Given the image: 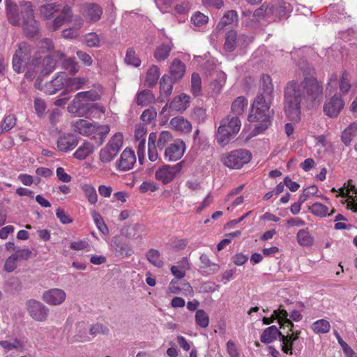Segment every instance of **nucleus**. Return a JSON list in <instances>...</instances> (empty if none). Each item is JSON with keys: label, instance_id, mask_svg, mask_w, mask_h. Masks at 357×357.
Returning a JSON list of instances; mask_svg holds the SVG:
<instances>
[{"label": "nucleus", "instance_id": "2eb2a0df", "mask_svg": "<svg viewBox=\"0 0 357 357\" xmlns=\"http://www.w3.org/2000/svg\"><path fill=\"white\" fill-rule=\"evenodd\" d=\"M31 63V65L35 67L41 66V73L45 75H48L53 72L56 64V60L52 56L50 55L44 56H38V54H35Z\"/></svg>", "mask_w": 357, "mask_h": 357}, {"label": "nucleus", "instance_id": "f3484780", "mask_svg": "<svg viewBox=\"0 0 357 357\" xmlns=\"http://www.w3.org/2000/svg\"><path fill=\"white\" fill-rule=\"evenodd\" d=\"M66 298V292L59 288H53L45 291L42 296L43 301L50 305H61L64 302Z\"/></svg>", "mask_w": 357, "mask_h": 357}, {"label": "nucleus", "instance_id": "e2e57ef3", "mask_svg": "<svg viewBox=\"0 0 357 357\" xmlns=\"http://www.w3.org/2000/svg\"><path fill=\"white\" fill-rule=\"evenodd\" d=\"M39 50L36 53L38 56H41L40 54H45L50 52L53 48V43L51 39L44 38L39 42Z\"/></svg>", "mask_w": 357, "mask_h": 357}, {"label": "nucleus", "instance_id": "4c0bfd02", "mask_svg": "<svg viewBox=\"0 0 357 357\" xmlns=\"http://www.w3.org/2000/svg\"><path fill=\"white\" fill-rule=\"evenodd\" d=\"M155 100V97L150 90H143L137 93L136 103L138 105L146 106Z\"/></svg>", "mask_w": 357, "mask_h": 357}, {"label": "nucleus", "instance_id": "49530a36", "mask_svg": "<svg viewBox=\"0 0 357 357\" xmlns=\"http://www.w3.org/2000/svg\"><path fill=\"white\" fill-rule=\"evenodd\" d=\"M238 21L237 12L231 10L225 13L223 17L221 18L218 27L220 29H224L225 26L233 24Z\"/></svg>", "mask_w": 357, "mask_h": 357}, {"label": "nucleus", "instance_id": "4468645a", "mask_svg": "<svg viewBox=\"0 0 357 357\" xmlns=\"http://www.w3.org/2000/svg\"><path fill=\"white\" fill-rule=\"evenodd\" d=\"M63 88L67 89V75L64 72H59L45 84V93L53 95Z\"/></svg>", "mask_w": 357, "mask_h": 357}, {"label": "nucleus", "instance_id": "72a5a7b5", "mask_svg": "<svg viewBox=\"0 0 357 357\" xmlns=\"http://www.w3.org/2000/svg\"><path fill=\"white\" fill-rule=\"evenodd\" d=\"M157 133L156 132H151L149 136L148 140V156L149 159L151 162H155L158 158V153L157 151Z\"/></svg>", "mask_w": 357, "mask_h": 357}, {"label": "nucleus", "instance_id": "603ef678", "mask_svg": "<svg viewBox=\"0 0 357 357\" xmlns=\"http://www.w3.org/2000/svg\"><path fill=\"white\" fill-rule=\"evenodd\" d=\"M280 340L282 342V351L286 354L292 355L293 345L295 341L288 335H284L282 333L280 337Z\"/></svg>", "mask_w": 357, "mask_h": 357}, {"label": "nucleus", "instance_id": "79ce46f5", "mask_svg": "<svg viewBox=\"0 0 357 357\" xmlns=\"http://www.w3.org/2000/svg\"><path fill=\"white\" fill-rule=\"evenodd\" d=\"M146 259L152 265L161 268L164 265L163 260L161 258L160 253L158 250L151 248L148 250L146 255Z\"/></svg>", "mask_w": 357, "mask_h": 357}, {"label": "nucleus", "instance_id": "aec40b11", "mask_svg": "<svg viewBox=\"0 0 357 357\" xmlns=\"http://www.w3.org/2000/svg\"><path fill=\"white\" fill-rule=\"evenodd\" d=\"M83 15L90 22L94 23L100 20L102 9L96 3H87L84 7Z\"/></svg>", "mask_w": 357, "mask_h": 357}, {"label": "nucleus", "instance_id": "4d7b16f0", "mask_svg": "<svg viewBox=\"0 0 357 357\" xmlns=\"http://www.w3.org/2000/svg\"><path fill=\"white\" fill-rule=\"evenodd\" d=\"M196 324L201 328H206L209 324V317L204 310H197L195 313Z\"/></svg>", "mask_w": 357, "mask_h": 357}, {"label": "nucleus", "instance_id": "052dcab7", "mask_svg": "<svg viewBox=\"0 0 357 357\" xmlns=\"http://www.w3.org/2000/svg\"><path fill=\"white\" fill-rule=\"evenodd\" d=\"M77 97H80L84 101H97L101 98L100 94L95 90H89L77 93Z\"/></svg>", "mask_w": 357, "mask_h": 357}, {"label": "nucleus", "instance_id": "dca6fc26", "mask_svg": "<svg viewBox=\"0 0 357 357\" xmlns=\"http://www.w3.org/2000/svg\"><path fill=\"white\" fill-rule=\"evenodd\" d=\"M73 12L69 6H62L59 13L56 14L55 18L49 24L50 29L55 31L59 29L66 22L71 21Z\"/></svg>", "mask_w": 357, "mask_h": 357}, {"label": "nucleus", "instance_id": "ddd939ff", "mask_svg": "<svg viewBox=\"0 0 357 357\" xmlns=\"http://www.w3.org/2000/svg\"><path fill=\"white\" fill-rule=\"evenodd\" d=\"M136 160L135 151L130 148H126L116 162V169L121 172L129 171L133 168Z\"/></svg>", "mask_w": 357, "mask_h": 357}, {"label": "nucleus", "instance_id": "58836bf2", "mask_svg": "<svg viewBox=\"0 0 357 357\" xmlns=\"http://www.w3.org/2000/svg\"><path fill=\"white\" fill-rule=\"evenodd\" d=\"M84 20L81 17H77L75 20V24L77 28L73 27L66 29L62 31L61 35L63 38L66 39H75L79 36L78 29L83 25Z\"/></svg>", "mask_w": 357, "mask_h": 357}, {"label": "nucleus", "instance_id": "ea45409f", "mask_svg": "<svg viewBox=\"0 0 357 357\" xmlns=\"http://www.w3.org/2000/svg\"><path fill=\"white\" fill-rule=\"evenodd\" d=\"M83 100L80 97H77V93L75 96L73 100L68 105V111L70 114L79 116L83 111V107L86 103L83 102Z\"/></svg>", "mask_w": 357, "mask_h": 357}, {"label": "nucleus", "instance_id": "5fc2aeb1", "mask_svg": "<svg viewBox=\"0 0 357 357\" xmlns=\"http://www.w3.org/2000/svg\"><path fill=\"white\" fill-rule=\"evenodd\" d=\"M144 230V227L142 225L136 224L128 226L126 229V234L128 238H139L142 237L141 233Z\"/></svg>", "mask_w": 357, "mask_h": 357}, {"label": "nucleus", "instance_id": "bf43d9fd", "mask_svg": "<svg viewBox=\"0 0 357 357\" xmlns=\"http://www.w3.org/2000/svg\"><path fill=\"white\" fill-rule=\"evenodd\" d=\"M125 62L135 67H138L141 65L140 59L137 56L135 51L132 47L128 48L126 51Z\"/></svg>", "mask_w": 357, "mask_h": 357}, {"label": "nucleus", "instance_id": "0e129e2a", "mask_svg": "<svg viewBox=\"0 0 357 357\" xmlns=\"http://www.w3.org/2000/svg\"><path fill=\"white\" fill-rule=\"evenodd\" d=\"M208 21V17L204 14L197 12L191 17L192 23L196 26H202L206 24Z\"/></svg>", "mask_w": 357, "mask_h": 357}, {"label": "nucleus", "instance_id": "f03ea898", "mask_svg": "<svg viewBox=\"0 0 357 357\" xmlns=\"http://www.w3.org/2000/svg\"><path fill=\"white\" fill-rule=\"evenodd\" d=\"M263 93L255 99L248 119L250 122H259L254 129L255 134L263 132L271 124L269 109L273 96V85L271 77L263 75L261 78Z\"/></svg>", "mask_w": 357, "mask_h": 357}, {"label": "nucleus", "instance_id": "9d476101", "mask_svg": "<svg viewBox=\"0 0 357 357\" xmlns=\"http://www.w3.org/2000/svg\"><path fill=\"white\" fill-rule=\"evenodd\" d=\"M31 54L29 45L26 43L19 45L18 50L15 52L13 58V68L17 73L24 71Z\"/></svg>", "mask_w": 357, "mask_h": 357}, {"label": "nucleus", "instance_id": "cd10ccee", "mask_svg": "<svg viewBox=\"0 0 357 357\" xmlns=\"http://www.w3.org/2000/svg\"><path fill=\"white\" fill-rule=\"evenodd\" d=\"M93 151V145L89 142H84L73 153V157L79 160H83L91 155Z\"/></svg>", "mask_w": 357, "mask_h": 357}, {"label": "nucleus", "instance_id": "9b49d317", "mask_svg": "<svg viewBox=\"0 0 357 357\" xmlns=\"http://www.w3.org/2000/svg\"><path fill=\"white\" fill-rule=\"evenodd\" d=\"M186 146L183 141L175 139L164 151V159L167 162H176L184 155Z\"/></svg>", "mask_w": 357, "mask_h": 357}, {"label": "nucleus", "instance_id": "423d86ee", "mask_svg": "<svg viewBox=\"0 0 357 357\" xmlns=\"http://www.w3.org/2000/svg\"><path fill=\"white\" fill-rule=\"evenodd\" d=\"M252 158L251 153L246 149H236L221 155V161L230 169H238L248 163Z\"/></svg>", "mask_w": 357, "mask_h": 357}, {"label": "nucleus", "instance_id": "39448f33", "mask_svg": "<svg viewBox=\"0 0 357 357\" xmlns=\"http://www.w3.org/2000/svg\"><path fill=\"white\" fill-rule=\"evenodd\" d=\"M20 12L23 17L22 28L24 33L33 37L38 33V23L34 19V10L31 1H24L20 3Z\"/></svg>", "mask_w": 357, "mask_h": 357}, {"label": "nucleus", "instance_id": "f8f14e48", "mask_svg": "<svg viewBox=\"0 0 357 357\" xmlns=\"http://www.w3.org/2000/svg\"><path fill=\"white\" fill-rule=\"evenodd\" d=\"M26 306L30 316L36 321H45L47 319L49 310L42 303L31 299L27 301Z\"/></svg>", "mask_w": 357, "mask_h": 357}, {"label": "nucleus", "instance_id": "37998d69", "mask_svg": "<svg viewBox=\"0 0 357 357\" xmlns=\"http://www.w3.org/2000/svg\"><path fill=\"white\" fill-rule=\"evenodd\" d=\"M199 259L202 263L201 268L205 269L208 274H213L220 269L219 265L211 262L206 254H202Z\"/></svg>", "mask_w": 357, "mask_h": 357}, {"label": "nucleus", "instance_id": "3c124183", "mask_svg": "<svg viewBox=\"0 0 357 357\" xmlns=\"http://www.w3.org/2000/svg\"><path fill=\"white\" fill-rule=\"evenodd\" d=\"M312 329L317 334L327 333L330 331L331 324L327 320L319 319L312 324Z\"/></svg>", "mask_w": 357, "mask_h": 357}, {"label": "nucleus", "instance_id": "b1692460", "mask_svg": "<svg viewBox=\"0 0 357 357\" xmlns=\"http://www.w3.org/2000/svg\"><path fill=\"white\" fill-rule=\"evenodd\" d=\"M357 135V123H350L342 132L341 140L342 143L349 146Z\"/></svg>", "mask_w": 357, "mask_h": 357}, {"label": "nucleus", "instance_id": "13d9d810", "mask_svg": "<svg viewBox=\"0 0 357 357\" xmlns=\"http://www.w3.org/2000/svg\"><path fill=\"white\" fill-rule=\"evenodd\" d=\"M84 43L89 47H98L100 45V39L96 32L86 33L84 37Z\"/></svg>", "mask_w": 357, "mask_h": 357}, {"label": "nucleus", "instance_id": "338daca9", "mask_svg": "<svg viewBox=\"0 0 357 357\" xmlns=\"http://www.w3.org/2000/svg\"><path fill=\"white\" fill-rule=\"evenodd\" d=\"M158 189L157 183L153 181H144L139 185V191L142 193L155 192Z\"/></svg>", "mask_w": 357, "mask_h": 357}, {"label": "nucleus", "instance_id": "a211bd4d", "mask_svg": "<svg viewBox=\"0 0 357 357\" xmlns=\"http://www.w3.org/2000/svg\"><path fill=\"white\" fill-rule=\"evenodd\" d=\"M79 142V137L76 135L68 133L61 135L56 142L57 148L63 152H68L77 146Z\"/></svg>", "mask_w": 357, "mask_h": 357}, {"label": "nucleus", "instance_id": "bb28decb", "mask_svg": "<svg viewBox=\"0 0 357 357\" xmlns=\"http://www.w3.org/2000/svg\"><path fill=\"white\" fill-rule=\"evenodd\" d=\"M282 333L275 326H271L266 328L260 337V340L264 344H270L280 337Z\"/></svg>", "mask_w": 357, "mask_h": 357}, {"label": "nucleus", "instance_id": "c85d7f7f", "mask_svg": "<svg viewBox=\"0 0 357 357\" xmlns=\"http://www.w3.org/2000/svg\"><path fill=\"white\" fill-rule=\"evenodd\" d=\"M351 74L347 70L342 71L339 79L340 93L338 94L341 96L347 94L351 88Z\"/></svg>", "mask_w": 357, "mask_h": 357}, {"label": "nucleus", "instance_id": "393cba45", "mask_svg": "<svg viewBox=\"0 0 357 357\" xmlns=\"http://www.w3.org/2000/svg\"><path fill=\"white\" fill-rule=\"evenodd\" d=\"M61 8V5L54 3L45 4L39 8L40 15L45 20H50L59 13Z\"/></svg>", "mask_w": 357, "mask_h": 357}, {"label": "nucleus", "instance_id": "c756f323", "mask_svg": "<svg viewBox=\"0 0 357 357\" xmlns=\"http://www.w3.org/2000/svg\"><path fill=\"white\" fill-rule=\"evenodd\" d=\"M88 82L89 78L86 77H69L67 76V90L70 91L79 90Z\"/></svg>", "mask_w": 357, "mask_h": 357}, {"label": "nucleus", "instance_id": "4be33fe9", "mask_svg": "<svg viewBox=\"0 0 357 357\" xmlns=\"http://www.w3.org/2000/svg\"><path fill=\"white\" fill-rule=\"evenodd\" d=\"M110 246L116 256L128 255V252L130 250L128 244L121 236L113 237Z\"/></svg>", "mask_w": 357, "mask_h": 357}, {"label": "nucleus", "instance_id": "412c9836", "mask_svg": "<svg viewBox=\"0 0 357 357\" xmlns=\"http://www.w3.org/2000/svg\"><path fill=\"white\" fill-rule=\"evenodd\" d=\"M19 8L16 3L6 0L7 18L10 24L18 26L22 24Z\"/></svg>", "mask_w": 357, "mask_h": 357}, {"label": "nucleus", "instance_id": "680f3d73", "mask_svg": "<svg viewBox=\"0 0 357 357\" xmlns=\"http://www.w3.org/2000/svg\"><path fill=\"white\" fill-rule=\"evenodd\" d=\"M117 155L114 151H112L107 145L100 151V159L102 162H109L112 161Z\"/></svg>", "mask_w": 357, "mask_h": 357}, {"label": "nucleus", "instance_id": "1a4fd4ad", "mask_svg": "<svg viewBox=\"0 0 357 357\" xmlns=\"http://www.w3.org/2000/svg\"><path fill=\"white\" fill-rule=\"evenodd\" d=\"M344 105L345 103L342 96L338 93H335L333 96L326 98L323 106V112L328 117L336 118L341 113Z\"/></svg>", "mask_w": 357, "mask_h": 357}, {"label": "nucleus", "instance_id": "6e6d98bb", "mask_svg": "<svg viewBox=\"0 0 357 357\" xmlns=\"http://www.w3.org/2000/svg\"><path fill=\"white\" fill-rule=\"evenodd\" d=\"M63 68L70 75H75L79 70L78 63L75 58H68L63 60L62 63Z\"/></svg>", "mask_w": 357, "mask_h": 357}, {"label": "nucleus", "instance_id": "6e6552de", "mask_svg": "<svg viewBox=\"0 0 357 357\" xmlns=\"http://www.w3.org/2000/svg\"><path fill=\"white\" fill-rule=\"evenodd\" d=\"M184 162H179L174 165H164L155 171V178L163 184L172 182L181 171Z\"/></svg>", "mask_w": 357, "mask_h": 357}, {"label": "nucleus", "instance_id": "20e7f679", "mask_svg": "<svg viewBox=\"0 0 357 357\" xmlns=\"http://www.w3.org/2000/svg\"><path fill=\"white\" fill-rule=\"evenodd\" d=\"M241 121L237 116H226L220 121L216 135L217 142L221 146L227 145L239 132Z\"/></svg>", "mask_w": 357, "mask_h": 357}, {"label": "nucleus", "instance_id": "7c9ffc66", "mask_svg": "<svg viewBox=\"0 0 357 357\" xmlns=\"http://www.w3.org/2000/svg\"><path fill=\"white\" fill-rule=\"evenodd\" d=\"M172 50V45L162 43L155 49L153 56L158 62L164 61L169 57Z\"/></svg>", "mask_w": 357, "mask_h": 357}, {"label": "nucleus", "instance_id": "7ed1b4c3", "mask_svg": "<svg viewBox=\"0 0 357 357\" xmlns=\"http://www.w3.org/2000/svg\"><path fill=\"white\" fill-rule=\"evenodd\" d=\"M73 126L75 131L83 136L93 135V139L98 145L102 144L110 130L108 125H100L95 122L91 123L84 119L74 121Z\"/></svg>", "mask_w": 357, "mask_h": 357}, {"label": "nucleus", "instance_id": "f257e3e1", "mask_svg": "<svg viewBox=\"0 0 357 357\" xmlns=\"http://www.w3.org/2000/svg\"><path fill=\"white\" fill-rule=\"evenodd\" d=\"M284 109L287 116L293 121L301 119L303 100L312 104L319 103L323 98V86L314 77H305L298 83L287 82L284 91Z\"/></svg>", "mask_w": 357, "mask_h": 357}, {"label": "nucleus", "instance_id": "774afa93", "mask_svg": "<svg viewBox=\"0 0 357 357\" xmlns=\"http://www.w3.org/2000/svg\"><path fill=\"white\" fill-rule=\"evenodd\" d=\"M89 332L92 335H97L98 334H107L109 332V329L103 324L97 323L90 328Z\"/></svg>", "mask_w": 357, "mask_h": 357}, {"label": "nucleus", "instance_id": "6ab92c4d", "mask_svg": "<svg viewBox=\"0 0 357 357\" xmlns=\"http://www.w3.org/2000/svg\"><path fill=\"white\" fill-rule=\"evenodd\" d=\"M105 112V108L98 103H86L79 117L99 118Z\"/></svg>", "mask_w": 357, "mask_h": 357}, {"label": "nucleus", "instance_id": "a18cd8bd", "mask_svg": "<svg viewBox=\"0 0 357 357\" xmlns=\"http://www.w3.org/2000/svg\"><path fill=\"white\" fill-rule=\"evenodd\" d=\"M17 123L15 115L10 114L6 115L0 124V134L6 132L13 128Z\"/></svg>", "mask_w": 357, "mask_h": 357}, {"label": "nucleus", "instance_id": "a878e982", "mask_svg": "<svg viewBox=\"0 0 357 357\" xmlns=\"http://www.w3.org/2000/svg\"><path fill=\"white\" fill-rule=\"evenodd\" d=\"M172 79L167 75H163L160 81V98L162 99L167 98L172 94ZM163 100H161V101Z\"/></svg>", "mask_w": 357, "mask_h": 357}, {"label": "nucleus", "instance_id": "de8ad7c7", "mask_svg": "<svg viewBox=\"0 0 357 357\" xmlns=\"http://www.w3.org/2000/svg\"><path fill=\"white\" fill-rule=\"evenodd\" d=\"M189 102L190 96L186 94H181L171 102L170 107L176 110H185L188 107Z\"/></svg>", "mask_w": 357, "mask_h": 357}, {"label": "nucleus", "instance_id": "09e8293b", "mask_svg": "<svg viewBox=\"0 0 357 357\" xmlns=\"http://www.w3.org/2000/svg\"><path fill=\"white\" fill-rule=\"evenodd\" d=\"M0 345L6 350L10 351L16 349L20 351H23L24 349V344L20 340L14 339L12 341L2 340L0 341Z\"/></svg>", "mask_w": 357, "mask_h": 357}, {"label": "nucleus", "instance_id": "c03bdc74", "mask_svg": "<svg viewBox=\"0 0 357 357\" xmlns=\"http://www.w3.org/2000/svg\"><path fill=\"white\" fill-rule=\"evenodd\" d=\"M310 212L314 215L319 217H325L326 215L331 216L335 212L333 209L330 213H328V208L321 203H314L309 208Z\"/></svg>", "mask_w": 357, "mask_h": 357}, {"label": "nucleus", "instance_id": "f704fd0d", "mask_svg": "<svg viewBox=\"0 0 357 357\" xmlns=\"http://www.w3.org/2000/svg\"><path fill=\"white\" fill-rule=\"evenodd\" d=\"M79 187L89 203L95 205L98 202V194L96 188L88 183H82Z\"/></svg>", "mask_w": 357, "mask_h": 357}, {"label": "nucleus", "instance_id": "473e14b6", "mask_svg": "<svg viewBox=\"0 0 357 357\" xmlns=\"http://www.w3.org/2000/svg\"><path fill=\"white\" fill-rule=\"evenodd\" d=\"M297 242L302 247H311L314 243V238L309 232L308 228L300 229L296 234Z\"/></svg>", "mask_w": 357, "mask_h": 357}, {"label": "nucleus", "instance_id": "69168bd1", "mask_svg": "<svg viewBox=\"0 0 357 357\" xmlns=\"http://www.w3.org/2000/svg\"><path fill=\"white\" fill-rule=\"evenodd\" d=\"M157 116V111L151 107L144 110L141 115V119L146 123H150Z\"/></svg>", "mask_w": 357, "mask_h": 357}, {"label": "nucleus", "instance_id": "e433bc0d", "mask_svg": "<svg viewBox=\"0 0 357 357\" xmlns=\"http://www.w3.org/2000/svg\"><path fill=\"white\" fill-rule=\"evenodd\" d=\"M175 139L170 132L163 130L159 135L157 134L156 145L160 150L165 149L170 143L173 142Z\"/></svg>", "mask_w": 357, "mask_h": 357}, {"label": "nucleus", "instance_id": "8fccbe9b", "mask_svg": "<svg viewBox=\"0 0 357 357\" xmlns=\"http://www.w3.org/2000/svg\"><path fill=\"white\" fill-rule=\"evenodd\" d=\"M123 144V136L121 133H116L108 142L107 146L117 153Z\"/></svg>", "mask_w": 357, "mask_h": 357}, {"label": "nucleus", "instance_id": "5701e85b", "mask_svg": "<svg viewBox=\"0 0 357 357\" xmlns=\"http://www.w3.org/2000/svg\"><path fill=\"white\" fill-rule=\"evenodd\" d=\"M185 72V64L179 59H175L173 60L169 67L171 78L175 81L179 80L183 77Z\"/></svg>", "mask_w": 357, "mask_h": 357}, {"label": "nucleus", "instance_id": "0eeeda50", "mask_svg": "<svg viewBox=\"0 0 357 357\" xmlns=\"http://www.w3.org/2000/svg\"><path fill=\"white\" fill-rule=\"evenodd\" d=\"M253 38L245 34L238 35L236 31L231 30L226 33L224 48L227 52H233L236 47H246Z\"/></svg>", "mask_w": 357, "mask_h": 357}, {"label": "nucleus", "instance_id": "c9c22d12", "mask_svg": "<svg viewBox=\"0 0 357 357\" xmlns=\"http://www.w3.org/2000/svg\"><path fill=\"white\" fill-rule=\"evenodd\" d=\"M160 69L155 65H152L148 70L146 75L145 84L149 87L155 86L160 77Z\"/></svg>", "mask_w": 357, "mask_h": 357}, {"label": "nucleus", "instance_id": "864d4df0", "mask_svg": "<svg viewBox=\"0 0 357 357\" xmlns=\"http://www.w3.org/2000/svg\"><path fill=\"white\" fill-rule=\"evenodd\" d=\"M202 79L198 73H194L191 76V92L195 96L202 94Z\"/></svg>", "mask_w": 357, "mask_h": 357}, {"label": "nucleus", "instance_id": "2f4dec72", "mask_svg": "<svg viewBox=\"0 0 357 357\" xmlns=\"http://www.w3.org/2000/svg\"><path fill=\"white\" fill-rule=\"evenodd\" d=\"M170 125L176 130L183 132H189L191 131L192 126L190 123L183 116H176L171 119Z\"/></svg>", "mask_w": 357, "mask_h": 357}, {"label": "nucleus", "instance_id": "a19ab883", "mask_svg": "<svg viewBox=\"0 0 357 357\" xmlns=\"http://www.w3.org/2000/svg\"><path fill=\"white\" fill-rule=\"evenodd\" d=\"M248 105V100L244 96H239L232 102L231 112L236 115L243 114Z\"/></svg>", "mask_w": 357, "mask_h": 357}]
</instances>
